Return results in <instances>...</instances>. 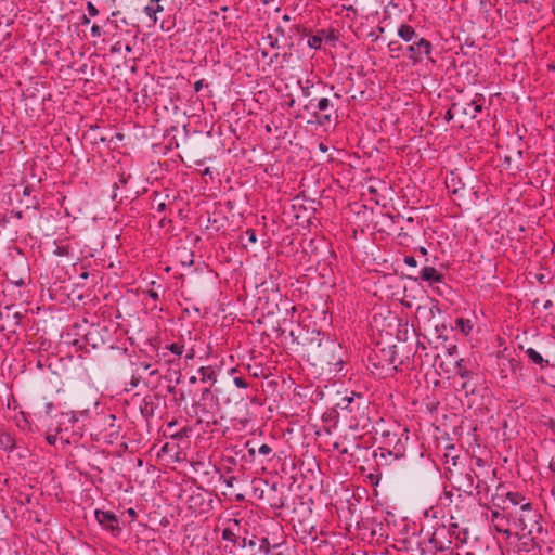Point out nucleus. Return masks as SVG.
<instances>
[{"label":"nucleus","instance_id":"09e8293b","mask_svg":"<svg viewBox=\"0 0 555 555\" xmlns=\"http://www.w3.org/2000/svg\"><path fill=\"white\" fill-rule=\"evenodd\" d=\"M343 402H347V404L344 406L345 409H347V408H348V405L352 402V398H350V397H344V398L341 399V403H343Z\"/></svg>","mask_w":555,"mask_h":555},{"label":"nucleus","instance_id":"1a4fd4ad","mask_svg":"<svg viewBox=\"0 0 555 555\" xmlns=\"http://www.w3.org/2000/svg\"><path fill=\"white\" fill-rule=\"evenodd\" d=\"M22 318L23 313L20 311H13L11 307H5L0 311V320L3 321L2 327H8L12 332H14V328L20 325Z\"/></svg>","mask_w":555,"mask_h":555},{"label":"nucleus","instance_id":"c03bdc74","mask_svg":"<svg viewBox=\"0 0 555 555\" xmlns=\"http://www.w3.org/2000/svg\"><path fill=\"white\" fill-rule=\"evenodd\" d=\"M164 10V8L158 3V2H154V11H155V15L158 13V12H162Z\"/></svg>","mask_w":555,"mask_h":555},{"label":"nucleus","instance_id":"72a5a7b5","mask_svg":"<svg viewBox=\"0 0 555 555\" xmlns=\"http://www.w3.org/2000/svg\"><path fill=\"white\" fill-rule=\"evenodd\" d=\"M234 384L238 387V388H247L248 387V384L246 383V380L242 377H235L233 379Z\"/></svg>","mask_w":555,"mask_h":555},{"label":"nucleus","instance_id":"79ce46f5","mask_svg":"<svg viewBox=\"0 0 555 555\" xmlns=\"http://www.w3.org/2000/svg\"><path fill=\"white\" fill-rule=\"evenodd\" d=\"M91 31H92L93 35L100 36L101 35V27L98 26V25H93L92 28H91Z\"/></svg>","mask_w":555,"mask_h":555},{"label":"nucleus","instance_id":"4c0bfd02","mask_svg":"<svg viewBox=\"0 0 555 555\" xmlns=\"http://www.w3.org/2000/svg\"><path fill=\"white\" fill-rule=\"evenodd\" d=\"M221 479L223 480V482L225 483V486L228 488H231V487H233V482L235 481L236 478L234 476H230L228 478H224L221 476Z\"/></svg>","mask_w":555,"mask_h":555},{"label":"nucleus","instance_id":"864d4df0","mask_svg":"<svg viewBox=\"0 0 555 555\" xmlns=\"http://www.w3.org/2000/svg\"><path fill=\"white\" fill-rule=\"evenodd\" d=\"M302 94H304L305 96H309V95H310L309 87H305V88H302Z\"/></svg>","mask_w":555,"mask_h":555},{"label":"nucleus","instance_id":"ddd939ff","mask_svg":"<svg viewBox=\"0 0 555 555\" xmlns=\"http://www.w3.org/2000/svg\"><path fill=\"white\" fill-rule=\"evenodd\" d=\"M218 403V398L212 393L211 387H206L201 395L198 405L203 412H209Z\"/></svg>","mask_w":555,"mask_h":555},{"label":"nucleus","instance_id":"393cba45","mask_svg":"<svg viewBox=\"0 0 555 555\" xmlns=\"http://www.w3.org/2000/svg\"><path fill=\"white\" fill-rule=\"evenodd\" d=\"M332 106L333 105H332L331 101L326 98L319 100L318 105H317V107L320 112H326L330 108H332Z\"/></svg>","mask_w":555,"mask_h":555},{"label":"nucleus","instance_id":"37998d69","mask_svg":"<svg viewBox=\"0 0 555 555\" xmlns=\"http://www.w3.org/2000/svg\"><path fill=\"white\" fill-rule=\"evenodd\" d=\"M203 88V80H198L194 83V89L196 92L201 91Z\"/></svg>","mask_w":555,"mask_h":555},{"label":"nucleus","instance_id":"39448f33","mask_svg":"<svg viewBox=\"0 0 555 555\" xmlns=\"http://www.w3.org/2000/svg\"><path fill=\"white\" fill-rule=\"evenodd\" d=\"M429 544L436 552L450 550L452 545L451 530L444 525L436 527L429 538Z\"/></svg>","mask_w":555,"mask_h":555},{"label":"nucleus","instance_id":"aec40b11","mask_svg":"<svg viewBox=\"0 0 555 555\" xmlns=\"http://www.w3.org/2000/svg\"><path fill=\"white\" fill-rule=\"evenodd\" d=\"M525 352L527 357L541 369H544L548 365V360L544 359L535 349L528 348Z\"/></svg>","mask_w":555,"mask_h":555},{"label":"nucleus","instance_id":"c756f323","mask_svg":"<svg viewBox=\"0 0 555 555\" xmlns=\"http://www.w3.org/2000/svg\"><path fill=\"white\" fill-rule=\"evenodd\" d=\"M266 40L268 41L269 46L271 48H274V49H279L280 48V44H279V39L273 37L272 35H268L266 37Z\"/></svg>","mask_w":555,"mask_h":555},{"label":"nucleus","instance_id":"4d7b16f0","mask_svg":"<svg viewBox=\"0 0 555 555\" xmlns=\"http://www.w3.org/2000/svg\"><path fill=\"white\" fill-rule=\"evenodd\" d=\"M189 382L190 384H195L197 382V376H191Z\"/></svg>","mask_w":555,"mask_h":555},{"label":"nucleus","instance_id":"c85d7f7f","mask_svg":"<svg viewBox=\"0 0 555 555\" xmlns=\"http://www.w3.org/2000/svg\"><path fill=\"white\" fill-rule=\"evenodd\" d=\"M260 551L267 555L270 553V543L267 538L261 539Z\"/></svg>","mask_w":555,"mask_h":555},{"label":"nucleus","instance_id":"a18cd8bd","mask_svg":"<svg viewBox=\"0 0 555 555\" xmlns=\"http://www.w3.org/2000/svg\"><path fill=\"white\" fill-rule=\"evenodd\" d=\"M331 119H332L331 114H324V115L322 116V120H320V124H323L324 121L330 122V121H331Z\"/></svg>","mask_w":555,"mask_h":555},{"label":"nucleus","instance_id":"8fccbe9b","mask_svg":"<svg viewBox=\"0 0 555 555\" xmlns=\"http://www.w3.org/2000/svg\"><path fill=\"white\" fill-rule=\"evenodd\" d=\"M47 441L49 444H54L56 441V436H48Z\"/></svg>","mask_w":555,"mask_h":555},{"label":"nucleus","instance_id":"412c9836","mask_svg":"<svg viewBox=\"0 0 555 555\" xmlns=\"http://www.w3.org/2000/svg\"><path fill=\"white\" fill-rule=\"evenodd\" d=\"M456 327L464 334H468L472 330V324L469 320L465 319H457L456 320Z\"/></svg>","mask_w":555,"mask_h":555},{"label":"nucleus","instance_id":"9b49d317","mask_svg":"<svg viewBox=\"0 0 555 555\" xmlns=\"http://www.w3.org/2000/svg\"><path fill=\"white\" fill-rule=\"evenodd\" d=\"M85 340L87 346H90L92 349L101 348L104 345V337L101 333L100 326L92 325L86 333Z\"/></svg>","mask_w":555,"mask_h":555},{"label":"nucleus","instance_id":"f3484780","mask_svg":"<svg viewBox=\"0 0 555 555\" xmlns=\"http://www.w3.org/2000/svg\"><path fill=\"white\" fill-rule=\"evenodd\" d=\"M129 38L130 37L127 36L118 37L117 40L111 46L112 53H121L122 51L130 52L131 48L128 40Z\"/></svg>","mask_w":555,"mask_h":555},{"label":"nucleus","instance_id":"e2e57ef3","mask_svg":"<svg viewBox=\"0 0 555 555\" xmlns=\"http://www.w3.org/2000/svg\"><path fill=\"white\" fill-rule=\"evenodd\" d=\"M289 20H291V17L288 15L283 16V21L288 22Z\"/></svg>","mask_w":555,"mask_h":555},{"label":"nucleus","instance_id":"dca6fc26","mask_svg":"<svg viewBox=\"0 0 555 555\" xmlns=\"http://www.w3.org/2000/svg\"><path fill=\"white\" fill-rule=\"evenodd\" d=\"M499 496L501 498V500H499L498 502H500L502 505H505L506 502H509L513 506H521V504L526 503L525 496L519 492H507L505 498H503L502 495Z\"/></svg>","mask_w":555,"mask_h":555},{"label":"nucleus","instance_id":"5701e85b","mask_svg":"<svg viewBox=\"0 0 555 555\" xmlns=\"http://www.w3.org/2000/svg\"><path fill=\"white\" fill-rule=\"evenodd\" d=\"M160 0H151V3L144 8V13L153 20L154 23L157 22V17L154 11V2H159Z\"/></svg>","mask_w":555,"mask_h":555},{"label":"nucleus","instance_id":"0e129e2a","mask_svg":"<svg viewBox=\"0 0 555 555\" xmlns=\"http://www.w3.org/2000/svg\"><path fill=\"white\" fill-rule=\"evenodd\" d=\"M157 373H158L157 370H153V371L150 372V375H156Z\"/></svg>","mask_w":555,"mask_h":555},{"label":"nucleus","instance_id":"3c124183","mask_svg":"<svg viewBox=\"0 0 555 555\" xmlns=\"http://www.w3.org/2000/svg\"><path fill=\"white\" fill-rule=\"evenodd\" d=\"M113 186H114V190H116V189L118 188L116 182H114V185H113ZM112 199H113V201H116V199H117V193H116V191H114V192H113V194H112Z\"/></svg>","mask_w":555,"mask_h":555},{"label":"nucleus","instance_id":"58836bf2","mask_svg":"<svg viewBox=\"0 0 555 555\" xmlns=\"http://www.w3.org/2000/svg\"><path fill=\"white\" fill-rule=\"evenodd\" d=\"M87 9L91 16H95L99 13L98 9L91 2H88Z\"/></svg>","mask_w":555,"mask_h":555},{"label":"nucleus","instance_id":"20e7f679","mask_svg":"<svg viewBox=\"0 0 555 555\" xmlns=\"http://www.w3.org/2000/svg\"><path fill=\"white\" fill-rule=\"evenodd\" d=\"M111 420L112 422L106 425V444L111 447V449H106V454L121 455L128 449V444L125 441V437L121 435V426L120 424H115L116 416L114 414H109L106 416V421Z\"/></svg>","mask_w":555,"mask_h":555},{"label":"nucleus","instance_id":"6ab92c4d","mask_svg":"<svg viewBox=\"0 0 555 555\" xmlns=\"http://www.w3.org/2000/svg\"><path fill=\"white\" fill-rule=\"evenodd\" d=\"M397 34L403 41L409 39H416V30L409 24H401L398 27Z\"/></svg>","mask_w":555,"mask_h":555},{"label":"nucleus","instance_id":"5fc2aeb1","mask_svg":"<svg viewBox=\"0 0 555 555\" xmlns=\"http://www.w3.org/2000/svg\"><path fill=\"white\" fill-rule=\"evenodd\" d=\"M128 514L131 516V517H135L137 513L133 508H129L128 511Z\"/></svg>","mask_w":555,"mask_h":555},{"label":"nucleus","instance_id":"2f4dec72","mask_svg":"<svg viewBox=\"0 0 555 555\" xmlns=\"http://www.w3.org/2000/svg\"><path fill=\"white\" fill-rule=\"evenodd\" d=\"M462 362L463 360L460 359L459 361H456V364L459 366V374L462 378H467L472 373L467 370H462Z\"/></svg>","mask_w":555,"mask_h":555},{"label":"nucleus","instance_id":"4be33fe9","mask_svg":"<svg viewBox=\"0 0 555 555\" xmlns=\"http://www.w3.org/2000/svg\"><path fill=\"white\" fill-rule=\"evenodd\" d=\"M374 456H375V459L380 457V459L385 460L386 462H387L388 457H391L393 460L398 459V455L393 454L391 451L386 450V449H379V453L374 452Z\"/></svg>","mask_w":555,"mask_h":555},{"label":"nucleus","instance_id":"6e6552de","mask_svg":"<svg viewBox=\"0 0 555 555\" xmlns=\"http://www.w3.org/2000/svg\"><path fill=\"white\" fill-rule=\"evenodd\" d=\"M221 537L224 541L231 542L235 548H245L247 546L254 548L256 546V541L254 539L247 540L246 538L240 537L231 527L224 528Z\"/></svg>","mask_w":555,"mask_h":555},{"label":"nucleus","instance_id":"69168bd1","mask_svg":"<svg viewBox=\"0 0 555 555\" xmlns=\"http://www.w3.org/2000/svg\"><path fill=\"white\" fill-rule=\"evenodd\" d=\"M232 521H233L234 526H236V527H237V526H238V524H240L237 519H232Z\"/></svg>","mask_w":555,"mask_h":555},{"label":"nucleus","instance_id":"7ed1b4c3","mask_svg":"<svg viewBox=\"0 0 555 555\" xmlns=\"http://www.w3.org/2000/svg\"><path fill=\"white\" fill-rule=\"evenodd\" d=\"M499 500H501L499 495L493 496L492 503L494 508L491 509L488 519L491 521L496 532L509 538L513 534L511 525H513L514 513L509 512L506 514L505 511L507 506L502 505L498 502Z\"/></svg>","mask_w":555,"mask_h":555},{"label":"nucleus","instance_id":"f257e3e1","mask_svg":"<svg viewBox=\"0 0 555 555\" xmlns=\"http://www.w3.org/2000/svg\"><path fill=\"white\" fill-rule=\"evenodd\" d=\"M297 343L304 346L308 360L314 365L318 363L332 364L336 360L335 351L338 345L317 330H307L302 341Z\"/></svg>","mask_w":555,"mask_h":555},{"label":"nucleus","instance_id":"cd10ccee","mask_svg":"<svg viewBox=\"0 0 555 555\" xmlns=\"http://www.w3.org/2000/svg\"><path fill=\"white\" fill-rule=\"evenodd\" d=\"M457 184H460V182H456L454 177H452L450 180H447V188L453 194H456L460 191V186Z\"/></svg>","mask_w":555,"mask_h":555},{"label":"nucleus","instance_id":"9d476101","mask_svg":"<svg viewBox=\"0 0 555 555\" xmlns=\"http://www.w3.org/2000/svg\"><path fill=\"white\" fill-rule=\"evenodd\" d=\"M453 109H455V113H460L462 115L468 116L470 119H475L477 114L482 111V104L477 103L475 100L464 105L454 103Z\"/></svg>","mask_w":555,"mask_h":555},{"label":"nucleus","instance_id":"338daca9","mask_svg":"<svg viewBox=\"0 0 555 555\" xmlns=\"http://www.w3.org/2000/svg\"><path fill=\"white\" fill-rule=\"evenodd\" d=\"M421 253L426 254V249L424 247H421Z\"/></svg>","mask_w":555,"mask_h":555},{"label":"nucleus","instance_id":"13d9d810","mask_svg":"<svg viewBox=\"0 0 555 555\" xmlns=\"http://www.w3.org/2000/svg\"><path fill=\"white\" fill-rule=\"evenodd\" d=\"M255 453H256L255 448H248V454H249L250 456H254V455H255Z\"/></svg>","mask_w":555,"mask_h":555},{"label":"nucleus","instance_id":"a878e982","mask_svg":"<svg viewBox=\"0 0 555 555\" xmlns=\"http://www.w3.org/2000/svg\"><path fill=\"white\" fill-rule=\"evenodd\" d=\"M322 44V38L320 36H311L308 39V46L312 49H320Z\"/></svg>","mask_w":555,"mask_h":555},{"label":"nucleus","instance_id":"f704fd0d","mask_svg":"<svg viewBox=\"0 0 555 555\" xmlns=\"http://www.w3.org/2000/svg\"><path fill=\"white\" fill-rule=\"evenodd\" d=\"M246 235L248 237V242L251 243V244H255L257 242V236H256V233L254 230L251 229H248L246 231Z\"/></svg>","mask_w":555,"mask_h":555},{"label":"nucleus","instance_id":"4468645a","mask_svg":"<svg viewBox=\"0 0 555 555\" xmlns=\"http://www.w3.org/2000/svg\"><path fill=\"white\" fill-rule=\"evenodd\" d=\"M418 278L430 283H440L443 280V275L439 273L434 267H424L420 271Z\"/></svg>","mask_w":555,"mask_h":555},{"label":"nucleus","instance_id":"7c9ffc66","mask_svg":"<svg viewBox=\"0 0 555 555\" xmlns=\"http://www.w3.org/2000/svg\"><path fill=\"white\" fill-rule=\"evenodd\" d=\"M501 364L504 366L505 365L508 366V369L512 371H514L518 366V362H516L515 360H511V359H503Z\"/></svg>","mask_w":555,"mask_h":555},{"label":"nucleus","instance_id":"c9c22d12","mask_svg":"<svg viewBox=\"0 0 555 555\" xmlns=\"http://www.w3.org/2000/svg\"><path fill=\"white\" fill-rule=\"evenodd\" d=\"M404 263L412 267V268H415L417 266V261L414 257L412 256H405L404 257Z\"/></svg>","mask_w":555,"mask_h":555},{"label":"nucleus","instance_id":"680f3d73","mask_svg":"<svg viewBox=\"0 0 555 555\" xmlns=\"http://www.w3.org/2000/svg\"><path fill=\"white\" fill-rule=\"evenodd\" d=\"M278 57H279V54H278V53H275V54L271 57V60H270V61H271V63H272V62H274V60H276Z\"/></svg>","mask_w":555,"mask_h":555},{"label":"nucleus","instance_id":"e433bc0d","mask_svg":"<svg viewBox=\"0 0 555 555\" xmlns=\"http://www.w3.org/2000/svg\"><path fill=\"white\" fill-rule=\"evenodd\" d=\"M122 140H124V134L120 133V132H117L114 137H111L109 143L111 144H116L117 141H122Z\"/></svg>","mask_w":555,"mask_h":555},{"label":"nucleus","instance_id":"ea45409f","mask_svg":"<svg viewBox=\"0 0 555 555\" xmlns=\"http://www.w3.org/2000/svg\"><path fill=\"white\" fill-rule=\"evenodd\" d=\"M95 517L100 525L104 524V511L96 509L95 511Z\"/></svg>","mask_w":555,"mask_h":555},{"label":"nucleus","instance_id":"a211bd4d","mask_svg":"<svg viewBox=\"0 0 555 555\" xmlns=\"http://www.w3.org/2000/svg\"><path fill=\"white\" fill-rule=\"evenodd\" d=\"M106 531H111L114 537H117L121 531L118 519L109 512H106Z\"/></svg>","mask_w":555,"mask_h":555},{"label":"nucleus","instance_id":"774afa93","mask_svg":"<svg viewBox=\"0 0 555 555\" xmlns=\"http://www.w3.org/2000/svg\"><path fill=\"white\" fill-rule=\"evenodd\" d=\"M465 555H475L473 552H467Z\"/></svg>","mask_w":555,"mask_h":555},{"label":"nucleus","instance_id":"473e14b6","mask_svg":"<svg viewBox=\"0 0 555 555\" xmlns=\"http://www.w3.org/2000/svg\"><path fill=\"white\" fill-rule=\"evenodd\" d=\"M272 452V448L266 443L261 444L258 449V453L261 455H269Z\"/></svg>","mask_w":555,"mask_h":555},{"label":"nucleus","instance_id":"de8ad7c7","mask_svg":"<svg viewBox=\"0 0 555 555\" xmlns=\"http://www.w3.org/2000/svg\"><path fill=\"white\" fill-rule=\"evenodd\" d=\"M421 39H425L424 37H421L417 33H416V39H409L406 40L405 42H409L410 44H414V42H417V40H421Z\"/></svg>","mask_w":555,"mask_h":555},{"label":"nucleus","instance_id":"f03ea898","mask_svg":"<svg viewBox=\"0 0 555 555\" xmlns=\"http://www.w3.org/2000/svg\"><path fill=\"white\" fill-rule=\"evenodd\" d=\"M540 517L541 515L533 509L530 502L521 504L519 513H515L513 518V526L517 530L515 534L518 535L519 532H521L522 535L528 534L532 538L540 534L543 531V528L539 522Z\"/></svg>","mask_w":555,"mask_h":555},{"label":"nucleus","instance_id":"bf43d9fd","mask_svg":"<svg viewBox=\"0 0 555 555\" xmlns=\"http://www.w3.org/2000/svg\"><path fill=\"white\" fill-rule=\"evenodd\" d=\"M320 150L325 152L327 150V147L324 144H320Z\"/></svg>","mask_w":555,"mask_h":555},{"label":"nucleus","instance_id":"f8f14e48","mask_svg":"<svg viewBox=\"0 0 555 555\" xmlns=\"http://www.w3.org/2000/svg\"><path fill=\"white\" fill-rule=\"evenodd\" d=\"M456 482H457V486H456L457 489L465 493H468V494H472L474 489L479 488V483L476 486L474 483V472L473 470L467 472L465 474H460L456 478Z\"/></svg>","mask_w":555,"mask_h":555},{"label":"nucleus","instance_id":"b1692460","mask_svg":"<svg viewBox=\"0 0 555 555\" xmlns=\"http://www.w3.org/2000/svg\"><path fill=\"white\" fill-rule=\"evenodd\" d=\"M166 349H168L173 354L181 356L183 353L184 346L178 343H173L167 346Z\"/></svg>","mask_w":555,"mask_h":555},{"label":"nucleus","instance_id":"603ef678","mask_svg":"<svg viewBox=\"0 0 555 555\" xmlns=\"http://www.w3.org/2000/svg\"><path fill=\"white\" fill-rule=\"evenodd\" d=\"M149 295H150V297H152L153 299H157V298H158V294H157L156 292H154V291H150V292H149Z\"/></svg>","mask_w":555,"mask_h":555},{"label":"nucleus","instance_id":"6e6d98bb","mask_svg":"<svg viewBox=\"0 0 555 555\" xmlns=\"http://www.w3.org/2000/svg\"><path fill=\"white\" fill-rule=\"evenodd\" d=\"M552 306H553L552 301H551V300H547V301L544 304V309H550Z\"/></svg>","mask_w":555,"mask_h":555},{"label":"nucleus","instance_id":"bb28decb","mask_svg":"<svg viewBox=\"0 0 555 555\" xmlns=\"http://www.w3.org/2000/svg\"><path fill=\"white\" fill-rule=\"evenodd\" d=\"M388 49L391 53H396V56H399V53L403 51L402 46L398 41H390Z\"/></svg>","mask_w":555,"mask_h":555},{"label":"nucleus","instance_id":"a19ab883","mask_svg":"<svg viewBox=\"0 0 555 555\" xmlns=\"http://www.w3.org/2000/svg\"><path fill=\"white\" fill-rule=\"evenodd\" d=\"M369 478H370V480L372 481V483L377 485V483H378V481H379V478H380V477H379V475L370 474V475H369Z\"/></svg>","mask_w":555,"mask_h":555},{"label":"nucleus","instance_id":"423d86ee","mask_svg":"<svg viewBox=\"0 0 555 555\" xmlns=\"http://www.w3.org/2000/svg\"><path fill=\"white\" fill-rule=\"evenodd\" d=\"M431 51L433 44L427 39L417 40V42H414V44H409L405 48V54L408 59L415 64L421 63L425 56L433 61L430 57Z\"/></svg>","mask_w":555,"mask_h":555},{"label":"nucleus","instance_id":"49530a36","mask_svg":"<svg viewBox=\"0 0 555 555\" xmlns=\"http://www.w3.org/2000/svg\"><path fill=\"white\" fill-rule=\"evenodd\" d=\"M452 112H455V109H453V106L446 114L447 120H451L453 118Z\"/></svg>","mask_w":555,"mask_h":555},{"label":"nucleus","instance_id":"0eeeda50","mask_svg":"<svg viewBox=\"0 0 555 555\" xmlns=\"http://www.w3.org/2000/svg\"><path fill=\"white\" fill-rule=\"evenodd\" d=\"M119 12H113L112 17L106 18V34L112 36V39L115 37H131V30L129 29V24L127 23L125 17L118 20Z\"/></svg>","mask_w":555,"mask_h":555},{"label":"nucleus","instance_id":"2eb2a0df","mask_svg":"<svg viewBox=\"0 0 555 555\" xmlns=\"http://www.w3.org/2000/svg\"><path fill=\"white\" fill-rule=\"evenodd\" d=\"M202 383H209L211 387L217 382V373L211 366H201L197 371Z\"/></svg>","mask_w":555,"mask_h":555},{"label":"nucleus","instance_id":"052dcab7","mask_svg":"<svg viewBox=\"0 0 555 555\" xmlns=\"http://www.w3.org/2000/svg\"><path fill=\"white\" fill-rule=\"evenodd\" d=\"M163 209H165V204H164V203H160V204L158 205V210H163Z\"/></svg>","mask_w":555,"mask_h":555}]
</instances>
